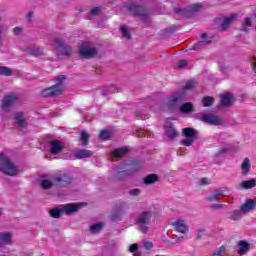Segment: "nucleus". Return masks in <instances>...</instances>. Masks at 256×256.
Wrapping results in <instances>:
<instances>
[{"label": "nucleus", "mask_w": 256, "mask_h": 256, "mask_svg": "<svg viewBox=\"0 0 256 256\" xmlns=\"http://www.w3.org/2000/svg\"><path fill=\"white\" fill-rule=\"evenodd\" d=\"M256 207V202L253 199H248L246 202L240 207V211L242 213H249V211H253Z\"/></svg>", "instance_id": "nucleus-18"}, {"label": "nucleus", "mask_w": 256, "mask_h": 256, "mask_svg": "<svg viewBox=\"0 0 256 256\" xmlns=\"http://www.w3.org/2000/svg\"><path fill=\"white\" fill-rule=\"evenodd\" d=\"M153 215H155V212L151 209L138 212L135 225L138 227L140 233H147L149 231V225H151Z\"/></svg>", "instance_id": "nucleus-3"}, {"label": "nucleus", "mask_w": 256, "mask_h": 256, "mask_svg": "<svg viewBox=\"0 0 256 256\" xmlns=\"http://www.w3.org/2000/svg\"><path fill=\"white\" fill-rule=\"evenodd\" d=\"M117 91V86L112 85L108 88V92L106 93V95H111V93H115Z\"/></svg>", "instance_id": "nucleus-47"}, {"label": "nucleus", "mask_w": 256, "mask_h": 256, "mask_svg": "<svg viewBox=\"0 0 256 256\" xmlns=\"http://www.w3.org/2000/svg\"><path fill=\"white\" fill-rule=\"evenodd\" d=\"M129 195L132 197H138V195H141V190L139 188H134L129 191Z\"/></svg>", "instance_id": "nucleus-45"}, {"label": "nucleus", "mask_w": 256, "mask_h": 256, "mask_svg": "<svg viewBox=\"0 0 256 256\" xmlns=\"http://www.w3.org/2000/svg\"><path fill=\"white\" fill-rule=\"evenodd\" d=\"M233 95L231 93H226L221 96L220 103L223 107H231L233 105Z\"/></svg>", "instance_id": "nucleus-19"}, {"label": "nucleus", "mask_w": 256, "mask_h": 256, "mask_svg": "<svg viewBox=\"0 0 256 256\" xmlns=\"http://www.w3.org/2000/svg\"><path fill=\"white\" fill-rule=\"evenodd\" d=\"M179 67V69H181L183 66L182 65H180V66H178Z\"/></svg>", "instance_id": "nucleus-60"}, {"label": "nucleus", "mask_w": 256, "mask_h": 256, "mask_svg": "<svg viewBox=\"0 0 256 256\" xmlns=\"http://www.w3.org/2000/svg\"><path fill=\"white\" fill-rule=\"evenodd\" d=\"M32 18H33V12H29V13L27 14V19H28L29 21H31Z\"/></svg>", "instance_id": "nucleus-53"}, {"label": "nucleus", "mask_w": 256, "mask_h": 256, "mask_svg": "<svg viewBox=\"0 0 256 256\" xmlns=\"http://www.w3.org/2000/svg\"><path fill=\"white\" fill-rule=\"evenodd\" d=\"M58 55V57H59V54H57Z\"/></svg>", "instance_id": "nucleus-62"}, {"label": "nucleus", "mask_w": 256, "mask_h": 256, "mask_svg": "<svg viewBox=\"0 0 256 256\" xmlns=\"http://www.w3.org/2000/svg\"><path fill=\"white\" fill-rule=\"evenodd\" d=\"M144 247L149 251V249H153V242L146 241L144 242Z\"/></svg>", "instance_id": "nucleus-48"}, {"label": "nucleus", "mask_w": 256, "mask_h": 256, "mask_svg": "<svg viewBox=\"0 0 256 256\" xmlns=\"http://www.w3.org/2000/svg\"><path fill=\"white\" fill-rule=\"evenodd\" d=\"M254 17H255V19H256V11L254 12Z\"/></svg>", "instance_id": "nucleus-59"}, {"label": "nucleus", "mask_w": 256, "mask_h": 256, "mask_svg": "<svg viewBox=\"0 0 256 256\" xmlns=\"http://www.w3.org/2000/svg\"><path fill=\"white\" fill-rule=\"evenodd\" d=\"M103 227H105V223L103 222H98L96 224H93L92 226H90V232L93 235H97V233L101 232V229H103Z\"/></svg>", "instance_id": "nucleus-29"}, {"label": "nucleus", "mask_w": 256, "mask_h": 256, "mask_svg": "<svg viewBox=\"0 0 256 256\" xmlns=\"http://www.w3.org/2000/svg\"><path fill=\"white\" fill-rule=\"evenodd\" d=\"M249 249H251V245L247 241L240 240L238 242V255H245Z\"/></svg>", "instance_id": "nucleus-20"}, {"label": "nucleus", "mask_w": 256, "mask_h": 256, "mask_svg": "<svg viewBox=\"0 0 256 256\" xmlns=\"http://www.w3.org/2000/svg\"><path fill=\"white\" fill-rule=\"evenodd\" d=\"M221 197H225V194L223 193V191L216 189L208 195L207 201H210V202L219 201Z\"/></svg>", "instance_id": "nucleus-21"}, {"label": "nucleus", "mask_w": 256, "mask_h": 256, "mask_svg": "<svg viewBox=\"0 0 256 256\" xmlns=\"http://www.w3.org/2000/svg\"><path fill=\"white\" fill-rule=\"evenodd\" d=\"M189 64V61L185 60V59H182L179 61V65H188Z\"/></svg>", "instance_id": "nucleus-51"}, {"label": "nucleus", "mask_w": 256, "mask_h": 256, "mask_svg": "<svg viewBox=\"0 0 256 256\" xmlns=\"http://www.w3.org/2000/svg\"><path fill=\"white\" fill-rule=\"evenodd\" d=\"M129 150L127 148H118L113 152L114 157H123V155H127Z\"/></svg>", "instance_id": "nucleus-35"}, {"label": "nucleus", "mask_w": 256, "mask_h": 256, "mask_svg": "<svg viewBox=\"0 0 256 256\" xmlns=\"http://www.w3.org/2000/svg\"><path fill=\"white\" fill-rule=\"evenodd\" d=\"M63 207L61 208H54L50 210V217H53V219H59L63 215Z\"/></svg>", "instance_id": "nucleus-32"}, {"label": "nucleus", "mask_w": 256, "mask_h": 256, "mask_svg": "<svg viewBox=\"0 0 256 256\" xmlns=\"http://www.w3.org/2000/svg\"><path fill=\"white\" fill-rule=\"evenodd\" d=\"M253 23V19L251 18H244V21L242 23V31L247 33L249 31V27H251Z\"/></svg>", "instance_id": "nucleus-33"}, {"label": "nucleus", "mask_w": 256, "mask_h": 256, "mask_svg": "<svg viewBox=\"0 0 256 256\" xmlns=\"http://www.w3.org/2000/svg\"><path fill=\"white\" fill-rule=\"evenodd\" d=\"M197 85H199L197 81L187 80L181 91L175 92L169 97L167 102L169 111L175 113V111L179 109V104L183 101L184 97H187V93L185 91H193Z\"/></svg>", "instance_id": "nucleus-2"}, {"label": "nucleus", "mask_w": 256, "mask_h": 256, "mask_svg": "<svg viewBox=\"0 0 256 256\" xmlns=\"http://www.w3.org/2000/svg\"><path fill=\"white\" fill-rule=\"evenodd\" d=\"M168 247H173V245H175V242H169L167 243Z\"/></svg>", "instance_id": "nucleus-55"}, {"label": "nucleus", "mask_w": 256, "mask_h": 256, "mask_svg": "<svg viewBox=\"0 0 256 256\" xmlns=\"http://www.w3.org/2000/svg\"><path fill=\"white\" fill-rule=\"evenodd\" d=\"M201 121H203V123H207L208 125H223V119L213 114L202 115Z\"/></svg>", "instance_id": "nucleus-10"}, {"label": "nucleus", "mask_w": 256, "mask_h": 256, "mask_svg": "<svg viewBox=\"0 0 256 256\" xmlns=\"http://www.w3.org/2000/svg\"><path fill=\"white\" fill-rule=\"evenodd\" d=\"M92 156H93V152L87 149L79 150L74 154L75 159H87V157H92Z\"/></svg>", "instance_id": "nucleus-22"}, {"label": "nucleus", "mask_w": 256, "mask_h": 256, "mask_svg": "<svg viewBox=\"0 0 256 256\" xmlns=\"http://www.w3.org/2000/svg\"><path fill=\"white\" fill-rule=\"evenodd\" d=\"M223 207V204H215L213 206L214 209H221Z\"/></svg>", "instance_id": "nucleus-54"}, {"label": "nucleus", "mask_w": 256, "mask_h": 256, "mask_svg": "<svg viewBox=\"0 0 256 256\" xmlns=\"http://www.w3.org/2000/svg\"><path fill=\"white\" fill-rule=\"evenodd\" d=\"M23 31V28L21 27H15L14 28V35H21V32Z\"/></svg>", "instance_id": "nucleus-49"}, {"label": "nucleus", "mask_w": 256, "mask_h": 256, "mask_svg": "<svg viewBox=\"0 0 256 256\" xmlns=\"http://www.w3.org/2000/svg\"><path fill=\"white\" fill-rule=\"evenodd\" d=\"M237 14H231L227 17H225L220 24V31H228L229 27H231V23L237 19Z\"/></svg>", "instance_id": "nucleus-16"}, {"label": "nucleus", "mask_w": 256, "mask_h": 256, "mask_svg": "<svg viewBox=\"0 0 256 256\" xmlns=\"http://www.w3.org/2000/svg\"><path fill=\"white\" fill-rule=\"evenodd\" d=\"M202 8L201 4H193L190 6V11H201Z\"/></svg>", "instance_id": "nucleus-46"}, {"label": "nucleus", "mask_w": 256, "mask_h": 256, "mask_svg": "<svg viewBox=\"0 0 256 256\" xmlns=\"http://www.w3.org/2000/svg\"><path fill=\"white\" fill-rule=\"evenodd\" d=\"M67 79L66 75H59L55 78V85L52 87L46 88L41 92V97H57L63 93L65 89V80Z\"/></svg>", "instance_id": "nucleus-4"}, {"label": "nucleus", "mask_w": 256, "mask_h": 256, "mask_svg": "<svg viewBox=\"0 0 256 256\" xmlns=\"http://www.w3.org/2000/svg\"><path fill=\"white\" fill-rule=\"evenodd\" d=\"M226 251H227V248L225 246H221L215 249L211 256H225Z\"/></svg>", "instance_id": "nucleus-36"}, {"label": "nucleus", "mask_w": 256, "mask_h": 256, "mask_svg": "<svg viewBox=\"0 0 256 256\" xmlns=\"http://www.w3.org/2000/svg\"><path fill=\"white\" fill-rule=\"evenodd\" d=\"M252 71H253L254 73H256V65H253V66H252Z\"/></svg>", "instance_id": "nucleus-57"}, {"label": "nucleus", "mask_w": 256, "mask_h": 256, "mask_svg": "<svg viewBox=\"0 0 256 256\" xmlns=\"http://www.w3.org/2000/svg\"><path fill=\"white\" fill-rule=\"evenodd\" d=\"M159 181V176L157 174H149L143 178V183L145 185H153V183H157Z\"/></svg>", "instance_id": "nucleus-24"}, {"label": "nucleus", "mask_w": 256, "mask_h": 256, "mask_svg": "<svg viewBox=\"0 0 256 256\" xmlns=\"http://www.w3.org/2000/svg\"><path fill=\"white\" fill-rule=\"evenodd\" d=\"M121 33L124 39H128V40L131 39V33L129 32V29H127L126 26L121 27Z\"/></svg>", "instance_id": "nucleus-39"}, {"label": "nucleus", "mask_w": 256, "mask_h": 256, "mask_svg": "<svg viewBox=\"0 0 256 256\" xmlns=\"http://www.w3.org/2000/svg\"><path fill=\"white\" fill-rule=\"evenodd\" d=\"M26 51L27 53H29V55H33L34 57H41V55L44 54L43 50L37 46H32L28 48Z\"/></svg>", "instance_id": "nucleus-26"}, {"label": "nucleus", "mask_w": 256, "mask_h": 256, "mask_svg": "<svg viewBox=\"0 0 256 256\" xmlns=\"http://www.w3.org/2000/svg\"><path fill=\"white\" fill-rule=\"evenodd\" d=\"M17 101H19V96H17L15 93H10L4 97L2 107L3 109L12 107V105H15Z\"/></svg>", "instance_id": "nucleus-13"}, {"label": "nucleus", "mask_w": 256, "mask_h": 256, "mask_svg": "<svg viewBox=\"0 0 256 256\" xmlns=\"http://www.w3.org/2000/svg\"><path fill=\"white\" fill-rule=\"evenodd\" d=\"M79 55L82 59H93L97 56V49L91 43L84 42L79 49Z\"/></svg>", "instance_id": "nucleus-7"}, {"label": "nucleus", "mask_w": 256, "mask_h": 256, "mask_svg": "<svg viewBox=\"0 0 256 256\" xmlns=\"http://www.w3.org/2000/svg\"><path fill=\"white\" fill-rule=\"evenodd\" d=\"M0 75H5L6 77H9L12 75L11 68L1 66L0 67Z\"/></svg>", "instance_id": "nucleus-37"}, {"label": "nucleus", "mask_w": 256, "mask_h": 256, "mask_svg": "<svg viewBox=\"0 0 256 256\" xmlns=\"http://www.w3.org/2000/svg\"><path fill=\"white\" fill-rule=\"evenodd\" d=\"M81 207H83V203H70L63 205L62 209L66 215H71V213H77Z\"/></svg>", "instance_id": "nucleus-15"}, {"label": "nucleus", "mask_w": 256, "mask_h": 256, "mask_svg": "<svg viewBox=\"0 0 256 256\" xmlns=\"http://www.w3.org/2000/svg\"><path fill=\"white\" fill-rule=\"evenodd\" d=\"M99 13H101L100 7L93 8L88 14V19H93V17L99 15Z\"/></svg>", "instance_id": "nucleus-38"}, {"label": "nucleus", "mask_w": 256, "mask_h": 256, "mask_svg": "<svg viewBox=\"0 0 256 256\" xmlns=\"http://www.w3.org/2000/svg\"><path fill=\"white\" fill-rule=\"evenodd\" d=\"M211 43V40H207V34H201L200 41L196 44H194L190 50L191 51H199L201 48L205 47V45H209Z\"/></svg>", "instance_id": "nucleus-17"}, {"label": "nucleus", "mask_w": 256, "mask_h": 256, "mask_svg": "<svg viewBox=\"0 0 256 256\" xmlns=\"http://www.w3.org/2000/svg\"><path fill=\"white\" fill-rule=\"evenodd\" d=\"M129 10L134 13V15H138L140 19L143 21H146V19H149V13H147V10L143 8V6H137V5H132L129 7Z\"/></svg>", "instance_id": "nucleus-12"}, {"label": "nucleus", "mask_w": 256, "mask_h": 256, "mask_svg": "<svg viewBox=\"0 0 256 256\" xmlns=\"http://www.w3.org/2000/svg\"><path fill=\"white\" fill-rule=\"evenodd\" d=\"M205 235H207V231L204 228L197 229L196 239L201 240Z\"/></svg>", "instance_id": "nucleus-40"}, {"label": "nucleus", "mask_w": 256, "mask_h": 256, "mask_svg": "<svg viewBox=\"0 0 256 256\" xmlns=\"http://www.w3.org/2000/svg\"><path fill=\"white\" fill-rule=\"evenodd\" d=\"M80 140L82 141V145H87V141H89V134L85 131H82Z\"/></svg>", "instance_id": "nucleus-41"}, {"label": "nucleus", "mask_w": 256, "mask_h": 256, "mask_svg": "<svg viewBox=\"0 0 256 256\" xmlns=\"http://www.w3.org/2000/svg\"><path fill=\"white\" fill-rule=\"evenodd\" d=\"M111 221H119V216H117V214H113L111 216Z\"/></svg>", "instance_id": "nucleus-52"}, {"label": "nucleus", "mask_w": 256, "mask_h": 256, "mask_svg": "<svg viewBox=\"0 0 256 256\" xmlns=\"http://www.w3.org/2000/svg\"><path fill=\"white\" fill-rule=\"evenodd\" d=\"M0 243H4L5 245H11V233L0 232Z\"/></svg>", "instance_id": "nucleus-28"}, {"label": "nucleus", "mask_w": 256, "mask_h": 256, "mask_svg": "<svg viewBox=\"0 0 256 256\" xmlns=\"http://www.w3.org/2000/svg\"><path fill=\"white\" fill-rule=\"evenodd\" d=\"M55 51H60L62 55H66V57H70L73 54V49L71 46L65 44V40L60 37H56L54 39V43L51 44Z\"/></svg>", "instance_id": "nucleus-6"}, {"label": "nucleus", "mask_w": 256, "mask_h": 256, "mask_svg": "<svg viewBox=\"0 0 256 256\" xmlns=\"http://www.w3.org/2000/svg\"><path fill=\"white\" fill-rule=\"evenodd\" d=\"M1 215H3V211L0 209V217H1Z\"/></svg>", "instance_id": "nucleus-58"}, {"label": "nucleus", "mask_w": 256, "mask_h": 256, "mask_svg": "<svg viewBox=\"0 0 256 256\" xmlns=\"http://www.w3.org/2000/svg\"><path fill=\"white\" fill-rule=\"evenodd\" d=\"M213 103H215V99H213V97H211V96H205L202 99L203 107H211V105H213Z\"/></svg>", "instance_id": "nucleus-34"}, {"label": "nucleus", "mask_w": 256, "mask_h": 256, "mask_svg": "<svg viewBox=\"0 0 256 256\" xmlns=\"http://www.w3.org/2000/svg\"><path fill=\"white\" fill-rule=\"evenodd\" d=\"M65 148V144L59 140L50 141V153L52 155H59L61 151Z\"/></svg>", "instance_id": "nucleus-14"}, {"label": "nucleus", "mask_w": 256, "mask_h": 256, "mask_svg": "<svg viewBox=\"0 0 256 256\" xmlns=\"http://www.w3.org/2000/svg\"><path fill=\"white\" fill-rule=\"evenodd\" d=\"M13 119L18 129H27V114L25 112H15Z\"/></svg>", "instance_id": "nucleus-9"}, {"label": "nucleus", "mask_w": 256, "mask_h": 256, "mask_svg": "<svg viewBox=\"0 0 256 256\" xmlns=\"http://www.w3.org/2000/svg\"><path fill=\"white\" fill-rule=\"evenodd\" d=\"M173 227L178 233H182V235H187L189 233V225H187V220L178 219L173 222Z\"/></svg>", "instance_id": "nucleus-11"}, {"label": "nucleus", "mask_w": 256, "mask_h": 256, "mask_svg": "<svg viewBox=\"0 0 256 256\" xmlns=\"http://www.w3.org/2000/svg\"><path fill=\"white\" fill-rule=\"evenodd\" d=\"M129 252L134 253V254L138 253L139 252V244H137V243L131 244L129 247Z\"/></svg>", "instance_id": "nucleus-44"}, {"label": "nucleus", "mask_w": 256, "mask_h": 256, "mask_svg": "<svg viewBox=\"0 0 256 256\" xmlns=\"http://www.w3.org/2000/svg\"><path fill=\"white\" fill-rule=\"evenodd\" d=\"M0 172L9 177H15L19 173V168L11 161L9 156L0 153Z\"/></svg>", "instance_id": "nucleus-5"}, {"label": "nucleus", "mask_w": 256, "mask_h": 256, "mask_svg": "<svg viewBox=\"0 0 256 256\" xmlns=\"http://www.w3.org/2000/svg\"><path fill=\"white\" fill-rule=\"evenodd\" d=\"M240 187H242V189H253V187H256V180L250 179V180L242 181L240 184Z\"/></svg>", "instance_id": "nucleus-30"}, {"label": "nucleus", "mask_w": 256, "mask_h": 256, "mask_svg": "<svg viewBox=\"0 0 256 256\" xmlns=\"http://www.w3.org/2000/svg\"><path fill=\"white\" fill-rule=\"evenodd\" d=\"M166 135L169 139H175L177 137V131L173 128V125L165 126Z\"/></svg>", "instance_id": "nucleus-31"}, {"label": "nucleus", "mask_w": 256, "mask_h": 256, "mask_svg": "<svg viewBox=\"0 0 256 256\" xmlns=\"http://www.w3.org/2000/svg\"><path fill=\"white\" fill-rule=\"evenodd\" d=\"M135 171L136 170H119L115 174V179H117L118 181H121L125 179V177H129V175H132V173H135Z\"/></svg>", "instance_id": "nucleus-23"}, {"label": "nucleus", "mask_w": 256, "mask_h": 256, "mask_svg": "<svg viewBox=\"0 0 256 256\" xmlns=\"http://www.w3.org/2000/svg\"><path fill=\"white\" fill-rule=\"evenodd\" d=\"M253 65H256V62H254Z\"/></svg>", "instance_id": "nucleus-61"}, {"label": "nucleus", "mask_w": 256, "mask_h": 256, "mask_svg": "<svg viewBox=\"0 0 256 256\" xmlns=\"http://www.w3.org/2000/svg\"><path fill=\"white\" fill-rule=\"evenodd\" d=\"M241 169H242V175H249V171H251V160H249V158H245L242 165H241Z\"/></svg>", "instance_id": "nucleus-27"}, {"label": "nucleus", "mask_w": 256, "mask_h": 256, "mask_svg": "<svg viewBox=\"0 0 256 256\" xmlns=\"http://www.w3.org/2000/svg\"><path fill=\"white\" fill-rule=\"evenodd\" d=\"M200 185H209V178H202L200 180Z\"/></svg>", "instance_id": "nucleus-50"}, {"label": "nucleus", "mask_w": 256, "mask_h": 256, "mask_svg": "<svg viewBox=\"0 0 256 256\" xmlns=\"http://www.w3.org/2000/svg\"><path fill=\"white\" fill-rule=\"evenodd\" d=\"M241 213H242L241 210L234 211L230 219H232V221H239V219H241Z\"/></svg>", "instance_id": "nucleus-42"}, {"label": "nucleus", "mask_w": 256, "mask_h": 256, "mask_svg": "<svg viewBox=\"0 0 256 256\" xmlns=\"http://www.w3.org/2000/svg\"><path fill=\"white\" fill-rule=\"evenodd\" d=\"M133 256H142L141 252H135Z\"/></svg>", "instance_id": "nucleus-56"}, {"label": "nucleus", "mask_w": 256, "mask_h": 256, "mask_svg": "<svg viewBox=\"0 0 256 256\" xmlns=\"http://www.w3.org/2000/svg\"><path fill=\"white\" fill-rule=\"evenodd\" d=\"M183 135L185 138L181 141L184 147H191L193 143H195V139H197L198 132L193 128H184Z\"/></svg>", "instance_id": "nucleus-8"}, {"label": "nucleus", "mask_w": 256, "mask_h": 256, "mask_svg": "<svg viewBox=\"0 0 256 256\" xmlns=\"http://www.w3.org/2000/svg\"><path fill=\"white\" fill-rule=\"evenodd\" d=\"M73 178L65 172H60L48 176L41 180L40 187L42 189H53V187H67L71 185Z\"/></svg>", "instance_id": "nucleus-1"}, {"label": "nucleus", "mask_w": 256, "mask_h": 256, "mask_svg": "<svg viewBox=\"0 0 256 256\" xmlns=\"http://www.w3.org/2000/svg\"><path fill=\"white\" fill-rule=\"evenodd\" d=\"M180 111L185 114L193 113L195 112V105H193V103L191 102H186L182 104V106L180 107Z\"/></svg>", "instance_id": "nucleus-25"}, {"label": "nucleus", "mask_w": 256, "mask_h": 256, "mask_svg": "<svg viewBox=\"0 0 256 256\" xmlns=\"http://www.w3.org/2000/svg\"><path fill=\"white\" fill-rule=\"evenodd\" d=\"M110 136L111 134L107 130H103L100 132V139H103L104 141H107V139H109Z\"/></svg>", "instance_id": "nucleus-43"}]
</instances>
